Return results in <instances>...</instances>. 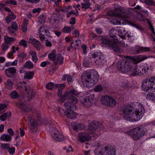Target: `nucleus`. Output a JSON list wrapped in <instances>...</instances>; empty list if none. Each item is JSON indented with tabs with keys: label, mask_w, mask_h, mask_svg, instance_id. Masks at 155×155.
<instances>
[{
	"label": "nucleus",
	"mask_w": 155,
	"mask_h": 155,
	"mask_svg": "<svg viewBox=\"0 0 155 155\" xmlns=\"http://www.w3.org/2000/svg\"><path fill=\"white\" fill-rule=\"evenodd\" d=\"M5 85L7 89H11L12 86L13 85V84L11 80L8 79L5 83Z\"/></svg>",
	"instance_id": "36"
},
{
	"label": "nucleus",
	"mask_w": 155,
	"mask_h": 155,
	"mask_svg": "<svg viewBox=\"0 0 155 155\" xmlns=\"http://www.w3.org/2000/svg\"><path fill=\"white\" fill-rule=\"evenodd\" d=\"M6 4H11L14 5H17V3L16 2L11 0L10 1H6L5 2Z\"/></svg>",
	"instance_id": "56"
},
{
	"label": "nucleus",
	"mask_w": 155,
	"mask_h": 155,
	"mask_svg": "<svg viewBox=\"0 0 155 155\" xmlns=\"http://www.w3.org/2000/svg\"><path fill=\"white\" fill-rule=\"evenodd\" d=\"M12 28H11L9 27L8 28V31L9 33L10 34V35L12 36H14L15 35V34L14 32V31L12 30Z\"/></svg>",
	"instance_id": "61"
},
{
	"label": "nucleus",
	"mask_w": 155,
	"mask_h": 155,
	"mask_svg": "<svg viewBox=\"0 0 155 155\" xmlns=\"http://www.w3.org/2000/svg\"><path fill=\"white\" fill-rule=\"evenodd\" d=\"M65 85L64 84H56L55 87L59 88V90H62L65 87Z\"/></svg>",
	"instance_id": "48"
},
{
	"label": "nucleus",
	"mask_w": 155,
	"mask_h": 155,
	"mask_svg": "<svg viewBox=\"0 0 155 155\" xmlns=\"http://www.w3.org/2000/svg\"><path fill=\"white\" fill-rule=\"evenodd\" d=\"M137 68L139 69V72L138 73V75L140 73V74H146V72L148 71V69L145 68H142L140 67H138L137 66Z\"/></svg>",
	"instance_id": "37"
},
{
	"label": "nucleus",
	"mask_w": 155,
	"mask_h": 155,
	"mask_svg": "<svg viewBox=\"0 0 155 155\" xmlns=\"http://www.w3.org/2000/svg\"><path fill=\"white\" fill-rule=\"evenodd\" d=\"M15 18V15L11 13V14L9 15L6 17L5 20L6 21V22L7 23H9L10 21L14 20Z\"/></svg>",
	"instance_id": "33"
},
{
	"label": "nucleus",
	"mask_w": 155,
	"mask_h": 155,
	"mask_svg": "<svg viewBox=\"0 0 155 155\" xmlns=\"http://www.w3.org/2000/svg\"><path fill=\"white\" fill-rule=\"evenodd\" d=\"M50 63V62L48 61H43L41 63L40 66L42 67H44L47 65L49 64Z\"/></svg>",
	"instance_id": "58"
},
{
	"label": "nucleus",
	"mask_w": 155,
	"mask_h": 155,
	"mask_svg": "<svg viewBox=\"0 0 155 155\" xmlns=\"http://www.w3.org/2000/svg\"><path fill=\"white\" fill-rule=\"evenodd\" d=\"M123 118L127 120L134 122L138 121L141 119L142 113L145 112L144 108L143 106L139 103L131 104L124 107L122 109Z\"/></svg>",
	"instance_id": "1"
},
{
	"label": "nucleus",
	"mask_w": 155,
	"mask_h": 155,
	"mask_svg": "<svg viewBox=\"0 0 155 155\" xmlns=\"http://www.w3.org/2000/svg\"><path fill=\"white\" fill-rule=\"evenodd\" d=\"M149 91L152 92L155 91V83H152V84L151 85Z\"/></svg>",
	"instance_id": "62"
},
{
	"label": "nucleus",
	"mask_w": 155,
	"mask_h": 155,
	"mask_svg": "<svg viewBox=\"0 0 155 155\" xmlns=\"http://www.w3.org/2000/svg\"><path fill=\"white\" fill-rule=\"evenodd\" d=\"M117 30L118 33L122 34L123 32H125V28L122 27H117Z\"/></svg>",
	"instance_id": "49"
},
{
	"label": "nucleus",
	"mask_w": 155,
	"mask_h": 155,
	"mask_svg": "<svg viewBox=\"0 0 155 155\" xmlns=\"http://www.w3.org/2000/svg\"><path fill=\"white\" fill-rule=\"evenodd\" d=\"M129 23H130V25H131L132 26L135 27L137 28L139 30H141L142 31H143V29H142L141 27L138 26L137 24H134L132 22H129Z\"/></svg>",
	"instance_id": "57"
},
{
	"label": "nucleus",
	"mask_w": 155,
	"mask_h": 155,
	"mask_svg": "<svg viewBox=\"0 0 155 155\" xmlns=\"http://www.w3.org/2000/svg\"><path fill=\"white\" fill-rule=\"evenodd\" d=\"M79 94L78 93L74 90H71L69 91H67L65 93L60 100L61 102H64L66 98L68 100L72 101L75 103H78L77 99L72 95L77 96Z\"/></svg>",
	"instance_id": "7"
},
{
	"label": "nucleus",
	"mask_w": 155,
	"mask_h": 155,
	"mask_svg": "<svg viewBox=\"0 0 155 155\" xmlns=\"http://www.w3.org/2000/svg\"><path fill=\"white\" fill-rule=\"evenodd\" d=\"M66 110H64L63 109L61 108L60 107L58 108V111L61 116H62L64 113L65 115V112L66 111Z\"/></svg>",
	"instance_id": "55"
},
{
	"label": "nucleus",
	"mask_w": 155,
	"mask_h": 155,
	"mask_svg": "<svg viewBox=\"0 0 155 155\" xmlns=\"http://www.w3.org/2000/svg\"><path fill=\"white\" fill-rule=\"evenodd\" d=\"M81 5L82 6V8L87 9L90 7V3L89 2L82 3Z\"/></svg>",
	"instance_id": "46"
},
{
	"label": "nucleus",
	"mask_w": 155,
	"mask_h": 155,
	"mask_svg": "<svg viewBox=\"0 0 155 155\" xmlns=\"http://www.w3.org/2000/svg\"><path fill=\"white\" fill-rule=\"evenodd\" d=\"M94 94H88L83 100V103L84 105L87 107L91 106L94 100Z\"/></svg>",
	"instance_id": "11"
},
{
	"label": "nucleus",
	"mask_w": 155,
	"mask_h": 155,
	"mask_svg": "<svg viewBox=\"0 0 155 155\" xmlns=\"http://www.w3.org/2000/svg\"><path fill=\"white\" fill-rule=\"evenodd\" d=\"M150 98L153 101H155V94L153 93H150L148 94Z\"/></svg>",
	"instance_id": "60"
},
{
	"label": "nucleus",
	"mask_w": 155,
	"mask_h": 155,
	"mask_svg": "<svg viewBox=\"0 0 155 155\" xmlns=\"http://www.w3.org/2000/svg\"><path fill=\"white\" fill-rule=\"evenodd\" d=\"M91 77L92 76V80H93V84L94 85L97 83L98 81L99 78V75L98 73L96 71L94 70H90Z\"/></svg>",
	"instance_id": "24"
},
{
	"label": "nucleus",
	"mask_w": 155,
	"mask_h": 155,
	"mask_svg": "<svg viewBox=\"0 0 155 155\" xmlns=\"http://www.w3.org/2000/svg\"><path fill=\"white\" fill-rule=\"evenodd\" d=\"M15 46H13L12 47V51L10 52L8 54V58H10V57H12L13 55V54L15 52Z\"/></svg>",
	"instance_id": "50"
},
{
	"label": "nucleus",
	"mask_w": 155,
	"mask_h": 155,
	"mask_svg": "<svg viewBox=\"0 0 155 155\" xmlns=\"http://www.w3.org/2000/svg\"><path fill=\"white\" fill-rule=\"evenodd\" d=\"M1 147L3 149H8L9 147V143H2Z\"/></svg>",
	"instance_id": "54"
},
{
	"label": "nucleus",
	"mask_w": 155,
	"mask_h": 155,
	"mask_svg": "<svg viewBox=\"0 0 155 155\" xmlns=\"http://www.w3.org/2000/svg\"><path fill=\"white\" fill-rule=\"evenodd\" d=\"M19 44L20 45L23 46L25 48H26L27 47V43L25 41L24 39L21 40L19 42Z\"/></svg>",
	"instance_id": "47"
},
{
	"label": "nucleus",
	"mask_w": 155,
	"mask_h": 155,
	"mask_svg": "<svg viewBox=\"0 0 155 155\" xmlns=\"http://www.w3.org/2000/svg\"><path fill=\"white\" fill-rule=\"evenodd\" d=\"M94 90L96 92H99L103 90V87L101 85H97L95 87Z\"/></svg>",
	"instance_id": "45"
},
{
	"label": "nucleus",
	"mask_w": 155,
	"mask_h": 155,
	"mask_svg": "<svg viewBox=\"0 0 155 155\" xmlns=\"http://www.w3.org/2000/svg\"><path fill=\"white\" fill-rule=\"evenodd\" d=\"M16 105L25 111H28L30 110L29 105L25 102L20 101L16 103Z\"/></svg>",
	"instance_id": "16"
},
{
	"label": "nucleus",
	"mask_w": 155,
	"mask_h": 155,
	"mask_svg": "<svg viewBox=\"0 0 155 155\" xmlns=\"http://www.w3.org/2000/svg\"><path fill=\"white\" fill-rule=\"evenodd\" d=\"M4 42L9 45L15 41V39L14 38L9 37L7 35L4 36Z\"/></svg>",
	"instance_id": "27"
},
{
	"label": "nucleus",
	"mask_w": 155,
	"mask_h": 155,
	"mask_svg": "<svg viewBox=\"0 0 155 155\" xmlns=\"http://www.w3.org/2000/svg\"><path fill=\"white\" fill-rule=\"evenodd\" d=\"M62 31L64 32L68 33H69L71 32L69 27L68 26L64 27L62 29Z\"/></svg>",
	"instance_id": "53"
},
{
	"label": "nucleus",
	"mask_w": 155,
	"mask_h": 155,
	"mask_svg": "<svg viewBox=\"0 0 155 155\" xmlns=\"http://www.w3.org/2000/svg\"><path fill=\"white\" fill-rule=\"evenodd\" d=\"M23 66L26 69H30L34 67V65L31 61H28L25 62Z\"/></svg>",
	"instance_id": "29"
},
{
	"label": "nucleus",
	"mask_w": 155,
	"mask_h": 155,
	"mask_svg": "<svg viewBox=\"0 0 155 155\" xmlns=\"http://www.w3.org/2000/svg\"><path fill=\"white\" fill-rule=\"evenodd\" d=\"M91 73L90 70H88L84 71L82 74L81 80L83 84L87 87H91L94 85Z\"/></svg>",
	"instance_id": "6"
},
{
	"label": "nucleus",
	"mask_w": 155,
	"mask_h": 155,
	"mask_svg": "<svg viewBox=\"0 0 155 155\" xmlns=\"http://www.w3.org/2000/svg\"><path fill=\"white\" fill-rule=\"evenodd\" d=\"M40 34L45 35L47 36L50 35V32L46 26H42L40 27L38 29Z\"/></svg>",
	"instance_id": "26"
},
{
	"label": "nucleus",
	"mask_w": 155,
	"mask_h": 155,
	"mask_svg": "<svg viewBox=\"0 0 155 155\" xmlns=\"http://www.w3.org/2000/svg\"><path fill=\"white\" fill-rule=\"evenodd\" d=\"M99 126L98 122H92L91 124L87 127L88 132L89 133L92 134L94 131L97 129Z\"/></svg>",
	"instance_id": "17"
},
{
	"label": "nucleus",
	"mask_w": 155,
	"mask_h": 155,
	"mask_svg": "<svg viewBox=\"0 0 155 155\" xmlns=\"http://www.w3.org/2000/svg\"><path fill=\"white\" fill-rule=\"evenodd\" d=\"M147 132V130L146 128L143 126L140 125L125 133L134 140H137L143 137L146 134Z\"/></svg>",
	"instance_id": "4"
},
{
	"label": "nucleus",
	"mask_w": 155,
	"mask_h": 155,
	"mask_svg": "<svg viewBox=\"0 0 155 155\" xmlns=\"http://www.w3.org/2000/svg\"><path fill=\"white\" fill-rule=\"evenodd\" d=\"M84 128V126L81 123H79L73 126V129L75 130H81Z\"/></svg>",
	"instance_id": "35"
},
{
	"label": "nucleus",
	"mask_w": 155,
	"mask_h": 155,
	"mask_svg": "<svg viewBox=\"0 0 155 155\" xmlns=\"http://www.w3.org/2000/svg\"><path fill=\"white\" fill-rule=\"evenodd\" d=\"M118 17L117 16L115 18H112L111 20V22L115 25H120L121 23L124 24H126L127 23H129L128 21L126 20L121 19L120 18H118Z\"/></svg>",
	"instance_id": "19"
},
{
	"label": "nucleus",
	"mask_w": 155,
	"mask_h": 155,
	"mask_svg": "<svg viewBox=\"0 0 155 155\" xmlns=\"http://www.w3.org/2000/svg\"><path fill=\"white\" fill-rule=\"evenodd\" d=\"M11 28L14 30H16L18 28V25L17 23L15 21H13L12 22Z\"/></svg>",
	"instance_id": "51"
},
{
	"label": "nucleus",
	"mask_w": 155,
	"mask_h": 155,
	"mask_svg": "<svg viewBox=\"0 0 155 155\" xmlns=\"http://www.w3.org/2000/svg\"><path fill=\"white\" fill-rule=\"evenodd\" d=\"M117 67L118 69L122 73L129 72L131 75H137L139 72L136 65L126 60L120 61L117 63Z\"/></svg>",
	"instance_id": "2"
},
{
	"label": "nucleus",
	"mask_w": 155,
	"mask_h": 155,
	"mask_svg": "<svg viewBox=\"0 0 155 155\" xmlns=\"http://www.w3.org/2000/svg\"><path fill=\"white\" fill-rule=\"evenodd\" d=\"M74 110H66L65 112V115L68 118L71 119H74L77 117V115Z\"/></svg>",
	"instance_id": "25"
},
{
	"label": "nucleus",
	"mask_w": 155,
	"mask_h": 155,
	"mask_svg": "<svg viewBox=\"0 0 155 155\" xmlns=\"http://www.w3.org/2000/svg\"><path fill=\"white\" fill-rule=\"evenodd\" d=\"M64 60V58L61 54H57L53 61L54 64L57 65L59 63L60 65H61L63 63Z\"/></svg>",
	"instance_id": "23"
},
{
	"label": "nucleus",
	"mask_w": 155,
	"mask_h": 155,
	"mask_svg": "<svg viewBox=\"0 0 155 155\" xmlns=\"http://www.w3.org/2000/svg\"><path fill=\"white\" fill-rule=\"evenodd\" d=\"M25 91L28 92V101L31 100L32 98L35 97V94L33 92L32 89L31 88L30 86L27 85L25 87Z\"/></svg>",
	"instance_id": "21"
},
{
	"label": "nucleus",
	"mask_w": 155,
	"mask_h": 155,
	"mask_svg": "<svg viewBox=\"0 0 155 155\" xmlns=\"http://www.w3.org/2000/svg\"><path fill=\"white\" fill-rule=\"evenodd\" d=\"M101 102L102 104L111 107L114 106L116 104V101L112 97L108 95L103 96Z\"/></svg>",
	"instance_id": "8"
},
{
	"label": "nucleus",
	"mask_w": 155,
	"mask_h": 155,
	"mask_svg": "<svg viewBox=\"0 0 155 155\" xmlns=\"http://www.w3.org/2000/svg\"><path fill=\"white\" fill-rule=\"evenodd\" d=\"M79 141L81 142H84L89 141L91 139V137L87 133L82 132L78 135Z\"/></svg>",
	"instance_id": "15"
},
{
	"label": "nucleus",
	"mask_w": 155,
	"mask_h": 155,
	"mask_svg": "<svg viewBox=\"0 0 155 155\" xmlns=\"http://www.w3.org/2000/svg\"><path fill=\"white\" fill-rule=\"evenodd\" d=\"M75 18L74 17H72L70 19L69 23L72 25H74L75 23Z\"/></svg>",
	"instance_id": "64"
},
{
	"label": "nucleus",
	"mask_w": 155,
	"mask_h": 155,
	"mask_svg": "<svg viewBox=\"0 0 155 155\" xmlns=\"http://www.w3.org/2000/svg\"><path fill=\"white\" fill-rule=\"evenodd\" d=\"M7 106L5 104H0V111H4L5 109L6 108Z\"/></svg>",
	"instance_id": "59"
},
{
	"label": "nucleus",
	"mask_w": 155,
	"mask_h": 155,
	"mask_svg": "<svg viewBox=\"0 0 155 155\" xmlns=\"http://www.w3.org/2000/svg\"><path fill=\"white\" fill-rule=\"evenodd\" d=\"M46 18L45 16L43 14L41 15L38 17V21H39V23H40V24H41L44 22Z\"/></svg>",
	"instance_id": "41"
},
{
	"label": "nucleus",
	"mask_w": 155,
	"mask_h": 155,
	"mask_svg": "<svg viewBox=\"0 0 155 155\" xmlns=\"http://www.w3.org/2000/svg\"><path fill=\"white\" fill-rule=\"evenodd\" d=\"M28 21V19L26 18L24 19V21L21 26V30L23 32H25L26 31Z\"/></svg>",
	"instance_id": "31"
},
{
	"label": "nucleus",
	"mask_w": 155,
	"mask_h": 155,
	"mask_svg": "<svg viewBox=\"0 0 155 155\" xmlns=\"http://www.w3.org/2000/svg\"><path fill=\"white\" fill-rule=\"evenodd\" d=\"M11 136L8 134H3L0 137V139L4 141H9L11 140Z\"/></svg>",
	"instance_id": "32"
},
{
	"label": "nucleus",
	"mask_w": 155,
	"mask_h": 155,
	"mask_svg": "<svg viewBox=\"0 0 155 155\" xmlns=\"http://www.w3.org/2000/svg\"><path fill=\"white\" fill-rule=\"evenodd\" d=\"M144 2L147 5L154 6L155 7V2L153 0H144Z\"/></svg>",
	"instance_id": "43"
},
{
	"label": "nucleus",
	"mask_w": 155,
	"mask_h": 155,
	"mask_svg": "<svg viewBox=\"0 0 155 155\" xmlns=\"http://www.w3.org/2000/svg\"><path fill=\"white\" fill-rule=\"evenodd\" d=\"M8 116V113H5L0 116V119L2 121H5Z\"/></svg>",
	"instance_id": "52"
},
{
	"label": "nucleus",
	"mask_w": 155,
	"mask_h": 155,
	"mask_svg": "<svg viewBox=\"0 0 155 155\" xmlns=\"http://www.w3.org/2000/svg\"><path fill=\"white\" fill-rule=\"evenodd\" d=\"M51 132V136L54 140L58 142L62 141L64 140L63 135L54 128L50 130Z\"/></svg>",
	"instance_id": "10"
},
{
	"label": "nucleus",
	"mask_w": 155,
	"mask_h": 155,
	"mask_svg": "<svg viewBox=\"0 0 155 155\" xmlns=\"http://www.w3.org/2000/svg\"><path fill=\"white\" fill-rule=\"evenodd\" d=\"M28 42L30 43L33 45L34 46L37 48L38 50H40L41 45L40 42L38 40L35 38H30Z\"/></svg>",
	"instance_id": "22"
},
{
	"label": "nucleus",
	"mask_w": 155,
	"mask_h": 155,
	"mask_svg": "<svg viewBox=\"0 0 155 155\" xmlns=\"http://www.w3.org/2000/svg\"><path fill=\"white\" fill-rule=\"evenodd\" d=\"M10 96L12 98L15 99L18 97V94L16 91H13L11 93Z\"/></svg>",
	"instance_id": "44"
},
{
	"label": "nucleus",
	"mask_w": 155,
	"mask_h": 155,
	"mask_svg": "<svg viewBox=\"0 0 155 155\" xmlns=\"http://www.w3.org/2000/svg\"><path fill=\"white\" fill-rule=\"evenodd\" d=\"M79 41H80L76 40L74 43V41L71 42V48H74L76 49L77 47L79 45Z\"/></svg>",
	"instance_id": "40"
},
{
	"label": "nucleus",
	"mask_w": 155,
	"mask_h": 155,
	"mask_svg": "<svg viewBox=\"0 0 155 155\" xmlns=\"http://www.w3.org/2000/svg\"><path fill=\"white\" fill-rule=\"evenodd\" d=\"M98 37L101 38V43L104 46L108 47L115 52L120 53L121 51L120 45L117 43L118 41L117 39H115L116 41H114L113 40L108 38H102L101 36H98Z\"/></svg>",
	"instance_id": "5"
},
{
	"label": "nucleus",
	"mask_w": 155,
	"mask_h": 155,
	"mask_svg": "<svg viewBox=\"0 0 155 155\" xmlns=\"http://www.w3.org/2000/svg\"><path fill=\"white\" fill-rule=\"evenodd\" d=\"M115 148L111 146L105 147L98 153L97 155H116Z\"/></svg>",
	"instance_id": "9"
},
{
	"label": "nucleus",
	"mask_w": 155,
	"mask_h": 155,
	"mask_svg": "<svg viewBox=\"0 0 155 155\" xmlns=\"http://www.w3.org/2000/svg\"><path fill=\"white\" fill-rule=\"evenodd\" d=\"M153 81L151 78H147L144 80L142 81V89L146 92L149 91L151 85L152 84Z\"/></svg>",
	"instance_id": "12"
},
{
	"label": "nucleus",
	"mask_w": 155,
	"mask_h": 155,
	"mask_svg": "<svg viewBox=\"0 0 155 155\" xmlns=\"http://www.w3.org/2000/svg\"><path fill=\"white\" fill-rule=\"evenodd\" d=\"M75 37H78L79 35V31L77 29H75L74 30V32L73 33Z\"/></svg>",
	"instance_id": "63"
},
{
	"label": "nucleus",
	"mask_w": 155,
	"mask_h": 155,
	"mask_svg": "<svg viewBox=\"0 0 155 155\" xmlns=\"http://www.w3.org/2000/svg\"><path fill=\"white\" fill-rule=\"evenodd\" d=\"M34 75L33 71H27L25 73L24 79L25 80L31 79L33 78Z\"/></svg>",
	"instance_id": "28"
},
{
	"label": "nucleus",
	"mask_w": 155,
	"mask_h": 155,
	"mask_svg": "<svg viewBox=\"0 0 155 155\" xmlns=\"http://www.w3.org/2000/svg\"><path fill=\"white\" fill-rule=\"evenodd\" d=\"M46 87L47 89L52 91L54 88V84L52 82L48 83L46 84Z\"/></svg>",
	"instance_id": "42"
},
{
	"label": "nucleus",
	"mask_w": 155,
	"mask_h": 155,
	"mask_svg": "<svg viewBox=\"0 0 155 155\" xmlns=\"http://www.w3.org/2000/svg\"><path fill=\"white\" fill-rule=\"evenodd\" d=\"M29 122L28 123V128L30 131L32 133L35 132V128L37 126V123L36 121L33 119L31 117H28Z\"/></svg>",
	"instance_id": "13"
},
{
	"label": "nucleus",
	"mask_w": 155,
	"mask_h": 155,
	"mask_svg": "<svg viewBox=\"0 0 155 155\" xmlns=\"http://www.w3.org/2000/svg\"><path fill=\"white\" fill-rule=\"evenodd\" d=\"M75 104L76 103L73 102H72L68 101L64 103V105L67 110H74L77 108Z\"/></svg>",
	"instance_id": "20"
},
{
	"label": "nucleus",
	"mask_w": 155,
	"mask_h": 155,
	"mask_svg": "<svg viewBox=\"0 0 155 155\" xmlns=\"http://www.w3.org/2000/svg\"><path fill=\"white\" fill-rule=\"evenodd\" d=\"M16 72V69L15 68L10 67L6 69L5 71V75L10 78H15V74Z\"/></svg>",
	"instance_id": "14"
},
{
	"label": "nucleus",
	"mask_w": 155,
	"mask_h": 155,
	"mask_svg": "<svg viewBox=\"0 0 155 155\" xmlns=\"http://www.w3.org/2000/svg\"><path fill=\"white\" fill-rule=\"evenodd\" d=\"M106 62L105 58L101 53L98 52L94 54L90 53L88 58V61L86 59H84L83 62V65L85 67L89 66V63L91 62L93 65L99 64H104Z\"/></svg>",
	"instance_id": "3"
},
{
	"label": "nucleus",
	"mask_w": 155,
	"mask_h": 155,
	"mask_svg": "<svg viewBox=\"0 0 155 155\" xmlns=\"http://www.w3.org/2000/svg\"><path fill=\"white\" fill-rule=\"evenodd\" d=\"M30 54L31 56L32 61L36 63L38 60L36 52L32 51H31L30 52Z\"/></svg>",
	"instance_id": "30"
},
{
	"label": "nucleus",
	"mask_w": 155,
	"mask_h": 155,
	"mask_svg": "<svg viewBox=\"0 0 155 155\" xmlns=\"http://www.w3.org/2000/svg\"><path fill=\"white\" fill-rule=\"evenodd\" d=\"M56 57V51L55 50H53L48 55V58L49 59L53 61Z\"/></svg>",
	"instance_id": "34"
},
{
	"label": "nucleus",
	"mask_w": 155,
	"mask_h": 155,
	"mask_svg": "<svg viewBox=\"0 0 155 155\" xmlns=\"http://www.w3.org/2000/svg\"><path fill=\"white\" fill-rule=\"evenodd\" d=\"M9 47V45L4 42L1 45L2 50L3 53H4L8 49Z\"/></svg>",
	"instance_id": "38"
},
{
	"label": "nucleus",
	"mask_w": 155,
	"mask_h": 155,
	"mask_svg": "<svg viewBox=\"0 0 155 155\" xmlns=\"http://www.w3.org/2000/svg\"><path fill=\"white\" fill-rule=\"evenodd\" d=\"M107 14L111 16H116L120 18H128V15L125 13H119L116 14L114 12L113 10H110L108 11L107 12Z\"/></svg>",
	"instance_id": "18"
},
{
	"label": "nucleus",
	"mask_w": 155,
	"mask_h": 155,
	"mask_svg": "<svg viewBox=\"0 0 155 155\" xmlns=\"http://www.w3.org/2000/svg\"><path fill=\"white\" fill-rule=\"evenodd\" d=\"M139 53H142L149 51L150 50V48L148 47H139L138 49Z\"/></svg>",
	"instance_id": "39"
}]
</instances>
